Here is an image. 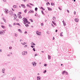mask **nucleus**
Listing matches in <instances>:
<instances>
[{"label": "nucleus", "mask_w": 80, "mask_h": 80, "mask_svg": "<svg viewBox=\"0 0 80 80\" xmlns=\"http://www.w3.org/2000/svg\"><path fill=\"white\" fill-rule=\"evenodd\" d=\"M22 20H23V21H24L23 22V23L25 25V24H26V23H28V19H27V18H23L22 19Z\"/></svg>", "instance_id": "f257e3e1"}, {"label": "nucleus", "mask_w": 80, "mask_h": 80, "mask_svg": "<svg viewBox=\"0 0 80 80\" xmlns=\"http://www.w3.org/2000/svg\"><path fill=\"white\" fill-rule=\"evenodd\" d=\"M68 73L67 72H66V71H64L62 72V75H68Z\"/></svg>", "instance_id": "f03ea898"}, {"label": "nucleus", "mask_w": 80, "mask_h": 80, "mask_svg": "<svg viewBox=\"0 0 80 80\" xmlns=\"http://www.w3.org/2000/svg\"><path fill=\"white\" fill-rule=\"evenodd\" d=\"M9 13L11 15H13V12L12 11H10L9 12Z\"/></svg>", "instance_id": "7ed1b4c3"}, {"label": "nucleus", "mask_w": 80, "mask_h": 80, "mask_svg": "<svg viewBox=\"0 0 80 80\" xmlns=\"http://www.w3.org/2000/svg\"><path fill=\"white\" fill-rule=\"evenodd\" d=\"M4 11L5 13H6V14L8 13V10L5 9V10H4Z\"/></svg>", "instance_id": "20e7f679"}, {"label": "nucleus", "mask_w": 80, "mask_h": 80, "mask_svg": "<svg viewBox=\"0 0 80 80\" xmlns=\"http://www.w3.org/2000/svg\"><path fill=\"white\" fill-rule=\"evenodd\" d=\"M18 17L19 18H22V16L20 15V14L18 15Z\"/></svg>", "instance_id": "39448f33"}, {"label": "nucleus", "mask_w": 80, "mask_h": 80, "mask_svg": "<svg viewBox=\"0 0 80 80\" xmlns=\"http://www.w3.org/2000/svg\"><path fill=\"white\" fill-rule=\"evenodd\" d=\"M5 69L3 68L2 70V72L3 73H5Z\"/></svg>", "instance_id": "423d86ee"}, {"label": "nucleus", "mask_w": 80, "mask_h": 80, "mask_svg": "<svg viewBox=\"0 0 80 80\" xmlns=\"http://www.w3.org/2000/svg\"><path fill=\"white\" fill-rule=\"evenodd\" d=\"M29 12L30 13H34V11H33V10H30L29 11Z\"/></svg>", "instance_id": "0eeeda50"}, {"label": "nucleus", "mask_w": 80, "mask_h": 80, "mask_svg": "<svg viewBox=\"0 0 80 80\" xmlns=\"http://www.w3.org/2000/svg\"><path fill=\"white\" fill-rule=\"evenodd\" d=\"M74 20L76 22H78V19L76 18L74 19Z\"/></svg>", "instance_id": "6e6552de"}, {"label": "nucleus", "mask_w": 80, "mask_h": 80, "mask_svg": "<svg viewBox=\"0 0 80 80\" xmlns=\"http://www.w3.org/2000/svg\"><path fill=\"white\" fill-rule=\"evenodd\" d=\"M37 80H40V79L41 78L40 77L38 76L37 77Z\"/></svg>", "instance_id": "1a4fd4ad"}, {"label": "nucleus", "mask_w": 80, "mask_h": 80, "mask_svg": "<svg viewBox=\"0 0 80 80\" xmlns=\"http://www.w3.org/2000/svg\"><path fill=\"white\" fill-rule=\"evenodd\" d=\"M35 63H36V62H32V64L33 65V67H35Z\"/></svg>", "instance_id": "9d476101"}, {"label": "nucleus", "mask_w": 80, "mask_h": 80, "mask_svg": "<svg viewBox=\"0 0 80 80\" xmlns=\"http://www.w3.org/2000/svg\"><path fill=\"white\" fill-rule=\"evenodd\" d=\"M48 10L49 11H52V9L50 8H48Z\"/></svg>", "instance_id": "9b49d317"}, {"label": "nucleus", "mask_w": 80, "mask_h": 80, "mask_svg": "<svg viewBox=\"0 0 80 80\" xmlns=\"http://www.w3.org/2000/svg\"><path fill=\"white\" fill-rule=\"evenodd\" d=\"M21 7H22L23 8H26V7H25V5H23V4H21Z\"/></svg>", "instance_id": "f8f14e48"}, {"label": "nucleus", "mask_w": 80, "mask_h": 80, "mask_svg": "<svg viewBox=\"0 0 80 80\" xmlns=\"http://www.w3.org/2000/svg\"><path fill=\"white\" fill-rule=\"evenodd\" d=\"M25 51H23L22 52V54L23 55H26V54L25 53Z\"/></svg>", "instance_id": "ddd939ff"}, {"label": "nucleus", "mask_w": 80, "mask_h": 80, "mask_svg": "<svg viewBox=\"0 0 80 80\" xmlns=\"http://www.w3.org/2000/svg\"><path fill=\"white\" fill-rule=\"evenodd\" d=\"M13 15H14V18H17V15L15 14H14Z\"/></svg>", "instance_id": "4468645a"}, {"label": "nucleus", "mask_w": 80, "mask_h": 80, "mask_svg": "<svg viewBox=\"0 0 80 80\" xmlns=\"http://www.w3.org/2000/svg\"><path fill=\"white\" fill-rule=\"evenodd\" d=\"M64 20H63L62 21V22L63 23V24L64 25V26H65V25H66V23H65V22H64Z\"/></svg>", "instance_id": "2eb2a0df"}, {"label": "nucleus", "mask_w": 80, "mask_h": 80, "mask_svg": "<svg viewBox=\"0 0 80 80\" xmlns=\"http://www.w3.org/2000/svg\"><path fill=\"white\" fill-rule=\"evenodd\" d=\"M48 59L49 60H50V58H51V56H50L49 55H48Z\"/></svg>", "instance_id": "dca6fc26"}, {"label": "nucleus", "mask_w": 80, "mask_h": 80, "mask_svg": "<svg viewBox=\"0 0 80 80\" xmlns=\"http://www.w3.org/2000/svg\"><path fill=\"white\" fill-rule=\"evenodd\" d=\"M14 36L15 37H17L18 36V34H16V33H14Z\"/></svg>", "instance_id": "f3484780"}, {"label": "nucleus", "mask_w": 80, "mask_h": 80, "mask_svg": "<svg viewBox=\"0 0 80 80\" xmlns=\"http://www.w3.org/2000/svg\"><path fill=\"white\" fill-rule=\"evenodd\" d=\"M31 45H35V43H33V42H31Z\"/></svg>", "instance_id": "a211bd4d"}, {"label": "nucleus", "mask_w": 80, "mask_h": 80, "mask_svg": "<svg viewBox=\"0 0 80 80\" xmlns=\"http://www.w3.org/2000/svg\"><path fill=\"white\" fill-rule=\"evenodd\" d=\"M52 23H53V24H54V25L56 26L57 25L56 23H55V22H54L53 21H52Z\"/></svg>", "instance_id": "6ab92c4d"}, {"label": "nucleus", "mask_w": 80, "mask_h": 80, "mask_svg": "<svg viewBox=\"0 0 80 80\" xmlns=\"http://www.w3.org/2000/svg\"><path fill=\"white\" fill-rule=\"evenodd\" d=\"M18 31H19V32H20V33H22V30H21L20 29H18Z\"/></svg>", "instance_id": "aec40b11"}, {"label": "nucleus", "mask_w": 80, "mask_h": 80, "mask_svg": "<svg viewBox=\"0 0 80 80\" xmlns=\"http://www.w3.org/2000/svg\"><path fill=\"white\" fill-rule=\"evenodd\" d=\"M25 24V26L27 27H29V25H28V24Z\"/></svg>", "instance_id": "412c9836"}, {"label": "nucleus", "mask_w": 80, "mask_h": 80, "mask_svg": "<svg viewBox=\"0 0 80 80\" xmlns=\"http://www.w3.org/2000/svg\"><path fill=\"white\" fill-rule=\"evenodd\" d=\"M27 7H30V8H31V7H30V5H29L28 4H27L26 5Z\"/></svg>", "instance_id": "4be33fe9"}, {"label": "nucleus", "mask_w": 80, "mask_h": 80, "mask_svg": "<svg viewBox=\"0 0 80 80\" xmlns=\"http://www.w3.org/2000/svg\"><path fill=\"white\" fill-rule=\"evenodd\" d=\"M50 5V3L49 2H48L46 3V5Z\"/></svg>", "instance_id": "5701e85b"}, {"label": "nucleus", "mask_w": 80, "mask_h": 80, "mask_svg": "<svg viewBox=\"0 0 80 80\" xmlns=\"http://www.w3.org/2000/svg\"><path fill=\"white\" fill-rule=\"evenodd\" d=\"M42 13V15H45V14H44V13L43 12V11H41Z\"/></svg>", "instance_id": "b1692460"}, {"label": "nucleus", "mask_w": 80, "mask_h": 80, "mask_svg": "<svg viewBox=\"0 0 80 80\" xmlns=\"http://www.w3.org/2000/svg\"><path fill=\"white\" fill-rule=\"evenodd\" d=\"M37 10H38V8H36L35 9V11L37 12Z\"/></svg>", "instance_id": "393cba45"}, {"label": "nucleus", "mask_w": 80, "mask_h": 80, "mask_svg": "<svg viewBox=\"0 0 80 80\" xmlns=\"http://www.w3.org/2000/svg\"><path fill=\"white\" fill-rule=\"evenodd\" d=\"M1 32L2 33H5V32L3 30H2Z\"/></svg>", "instance_id": "a878e982"}, {"label": "nucleus", "mask_w": 80, "mask_h": 80, "mask_svg": "<svg viewBox=\"0 0 80 80\" xmlns=\"http://www.w3.org/2000/svg\"><path fill=\"white\" fill-rule=\"evenodd\" d=\"M39 32H38V31H36V33L37 35H38V34Z\"/></svg>", "instance_id": "bb28decb"}, {"label": "nucleus", "mask_w": 80, "mask_h": 80, "mask_svg": "<svg viewBox=\"0 0 80 80\" xmlns=\"http://www.w3.org/2000/svg\"><path fill=\"white\" fill-rule=\"evenodd\" d=\"M62 33H63V32H61V34H60V36L61 37H62L63 35H62Z\"/></svg>", "instance_id": "cd10ccee"}, {"label": "nucleus", "mask_w": 80, "mask_h": 80, "mask_svg": "<svg viewBox=\"0 0 80 80\" xmlns=\"http://www.w3.org/2000/svg\"><path fill=\"white\" fill-rule=\"evenodd\" d=\"M16 7H17L16 5H14L13 6V8H16Z\"/></svg>", "instance_id": "c85d7f7f"}, {"label": "nucleus", "mask_w": 80, "mask_h": 80, "mask_svg": "<svg viewBox=\"0 0 80 80\" xmlns=\"http://www.w3.org/2000/svg\"><path fill=\"white\" fill-rule=\"evenodd\" d=\"M46 72H47V70H45L43 72V73H45Z\"/></svg>", "instance_id": "c756f323"}, {"label": "nucleus", "mask_w": 80, "mask_h": 80, "mask_svg": "<svg viewBox=\"0 0 80 80\" xmlns=\"http://www.w3.org/2000/svg\"><path fill=\"white\" fill-rule=\"evenodd\" d=\"M31 47H32V48H34L35 47V46L31 45Z\"/></svg>", "instance_id": "7c9ffc66"}, {"label": "nucleus", "mask_w": 80, "mask_h": 80, "mask_svg": "<svg viewBox=\"0 0 80 80\" xmlns=\"http://www.w3.org/2000/svg\"><path fill=\"white\" fill-rule=\"evenodd\" d=\"M40 34H41V32H39L38 35H40Z\"/></svg>", "instance_id": "2f4dec72"}, {"label": "nucleus", "mask_w": 80, "mask_h": 80, "mask_svg": "<svg viewBox=\"0 0 80 80\" xmlns=\"http://www.w3.org/2000/svg\"><path fill=\"white\" fill-rule=\"evenodd\" d=\"M32 50L34 52H35V48H33L32 49Z\"/></svg>", "instance_id": "473e14b6"}, {"label": "nucleus", "mask_w": 80, "mask_h": 80, "mask_svg": "<svg viewBox=\"0 0 80 80\" xmlns=\"http://www.w3.org/2000/svg\"><path fill=\"white\" fill-rule=\"evenodd\" d=\"M30 20H31V22H33V20L32 19H30Z\"/></svg>", "instance_id": "72a5a7b5"}, {"label": "nucleus", "mask_w": 80, "mask_h": 80, "mask_svg": "<svg viewBox=\"0 0 80 80\" xmlns=\"http://www.w3.org/2000/svg\"><path fill=\"white\" fill-rule=\"evenodd\" d=\"M29 4L31 5H32V6H34V5L33 4H32V3H30Z\"/></svg>", "instance_id": "f704fd0d"}, {"label": "nucleus", "mask_w": 80, "mask_h": 80, "mask_svg": "<svg viewBox=\"0 0 80 80\" xmlns=\"http://www.w3.org/2000/svg\"><path fill=\"white\" fill-rule=\"evenodd\" d=\"M27 10L26 9L24 11L25 13H27Z\"/></svg>", "instance_id": "c9c22d12"}, {"label": "nucleus", "mask_w": 80, "mask_h": 80, "mask_svg": "<svg viewBox=\"0 0 80 80\" xmlns=\"http://www.w3.org/2000/svg\"><path fill=\"white\" fill-rule=\"evenodd\" d=\"M1 27L2 28H5V27L3 26L2 25Z\"/></svg>", "instance_id": "e433bc0d"}, {"label": "nucleus", "mask_w": 80, "mask_h": 80, "mask_svg": "<svg viewBox=\"0 0 80 80\" xmlns=\"http://www.w3.org/2000/svg\"><path fill=\"white\" fill-rule=\"evenodd\" d=\"M38 56V54H35V56H34L35 57H36V56Z\"/></svg>", "instance_id": "4c0bfd02"}, {"label": "nucleus", "mask_w": 80, "mask_h": 80, "mask_svg": "<svg viewBox=\"0 0 80 80\" xmlns=\"http://www.w3.org/2000/svg\"><path fill=\"white\" fill-rule=\"evenodd\" d=\"M26 44V43H25V42H24L22 44V45H25Z\"/></svg>", "instance_id": "58836bf2"}, {"label": "nucleus", "mask_w": 80, "mask_h": 80, "mask_svg": "<svg viewBox=\"0 0 80 80\" xmlns=\"http://www.w3.org/2000/svg\"><path fill=\"white\" fill-rule=\"evenodd\" d=\"M9 27H12V25H11L10 24H9Z\"/></svg>", "instance_id": "ea45409f"}, {"label": "nucleus", "mask_w": 80, "mask_h": 80, "mask_svg": "<svg viewBox=\"0 0 80 80\" xmlns=\"http://www.w3.org/2000/svg\"><path fill=\"white\" fill-rule=\"evenodd\" d=\"M12 47H9V49H12Z\"/></svg>", "instance_id": "a19ab883"}, {"label": "nucleus", "mask_w": 80, "mask_h": 80, "mask_svg": "<svg viewBox=\"0 0 80 80\" xmlns=\"http://www.w3.org/2000/svg\"><path fill=\"white\" fill-rule=\"evenodd\" d=\"M58 8H59V10H62V8H60V7H58Z\"/></svg>", "instance_id": "79ce46f5"}, {"label": "nucleus", "mask_w": 80, "mask_h": 80, "mask_svg": "<svg viewBox=\"0 0 80 80\" xmlns=\"http://www.w3.org/2000/svg\"><path fill=\"white\" fill-rule=\"evenodd\" d=\"M67 12H68V13H70V12H69V11L68 10H66Z\"/></svg>", "instance_id": "37998d69"}, {"label": "nucleus", "mask_w": 80, "mask_h": 80, "mask_svg": "<svg viewBox=\"0 0 80 80\" xmlns=\"http://www.w3.org/2000/svg\"><path fill=\"white\" fill-rule=\"evenodd\" d=\"M24 33H25V34H27V31H25V32H24Z\"/></svg>", "instance_id": "c03bdc74"}, {"label": "nucleus", "mask_w": 80, "mask_h": 80, "mask_svg": "<svg viewBox=\"0 0 80 80\" xmlns=\"http://www.w3.org/2000/svg\"><path fill=\"white\" fill-rule=\"evenodd\" d=\"M27 47V45H25V46H24V48H26Z\"/></svg>", "instance_id": "a18cd8bd"}, {"label": "nucleus", "mask_w": 80, "mask_h": 80, "mask_svg": "<svg viewBox=\"0 0 80 80\" xmlns=\"http://www.w3.org/2000/svg\"><path fill=\"white\" fill-rule=\"evenodd\" d=\"M17 25H18V26H20V24L19 23H17Z\"/></svg>", "instance_id": "49530a36"}, {"label": "nucleus", "mask_w": 80, "mask_h": 80, "mask_svg": "<svg viewBox=\"0 0 80 80\" xmlns=\"http://www.w3.org/2000/svg\"><path fill=\"white\" fill-rule=\"evenodd\" d=\"M43 23H41V26H43Z\"/></svg>", "instance_id": "de8ad7c7"}, {"label": "nucleus", "mask_w": 80, "mask_h": 80, "mask_svg": "<svg viewBox=\"0 0 80 80\" xmlns=\"http://www.w3.org/2000/svg\"><path fill=\"white\" fill-rule=\"evenodd\" d=\"M3 2H7V1L6 0H2Z\"/></svg>", "instance_id": "09e8293b"}, {"label": "nucleus", "mask_w": 80, "mask_h": 80, "mask_svg": "<svg viewBox=\"0 0 80 80\" xmlns=\"http://www.w3.org/2000/svg\"><path fill=\"white\" fill-rule=\"evenodd\" d=\"M12 80H15V78H14V77H13V78H12Z\"/></svg>", "instance_id": "8fccbe9b"}, {"label": "nucleus", "mask_w": 80, "mask_h": 80, "mask_svg": "<svg viewBox=\"0 0 80 80\" xmlns=\"http://www.w3.org/2000/svg\"><path fill=\"white\" fill-rule=\"evenodd\" d=\"M74 15H75V14H76V12L75 11H74Z\"/></svg>", "instance_id": "3c124183"}, {"label": "nucleus", "mask_w": 80, "mask_h": 80, "mask_svg": "<svg viewBox=\"0 0 80 80\" xmlns=\"http://www.w3.org/2000/svg\"><path fill=\"white\" fill-rule=\"evenodd\" d=\"M2 19H3V20H5V18H2Z\"/></svg>", "instance_id": "603ef678"}, {"label": "nucleus", "mask_w": 80, "mask_h": 80, "mask_svg": "<svg viewBox=\"0 0 80 80\" xmlns=\"http://www.w3.org/2000/svg\"><path fill=\"white\" fill-rule=\"evenodd\" d=\"M16 21H18V20H19V19H16Z\"/></svg>", "instance_id": "864d4df0"}, {"label": "nucleus", "mask_w": 80, "mask_h": 80, "mask_svg": "<svg viewBox=\"0 0 80 80\" xmlns=\"http://www.w3.org/2000/svg\"><path fill=\"white\" fill-rule=\"evenodd\" d=\"M35 66H36V65H37V62H35Z\"/></svg>", "instance_id": "5fc2aeb1"}, {"label": "nucleus", "mask_w": 80, "mask_h": 80, "mask_svg": "<svg viewBox=\"0 0 80 80\" xmlns=\"http://www.w3.org/2000/svg\"><path fill=\"white\" fill-rule=\"evenodd\" d=\"M28 23V24H30V22H28V23Z\"/></svg>", "instance_id": "6e6d98bb"}, {"label": "nucleus", "mask_w": 80, "mask_h": 80, "mask_svg": "<svg viewBox=\"0 0 80 80\" xmlns=\"http://www.w3.org/2000/svg\"><path fill=\"white\" fill-rule=\"evenodd\" d=\"M58 32V30H57V29L55 30V32Z\"/></svg>", "instance_id": "4d7b16f0"}, {"label": "nucleus", "mask_w": 80, "mask_h": 80, "mask_svg": "<svg viewBox=\"0 0 80 80\" xmlns=\"http://www.w3.org/2000/svg\"><path fill=\"white\" fill-rule=\"evenodd\" d=\"M4 22H5V23H6L7 22L6 21V20H5V19L4 20Z\"/></svg>", "instance_id": "13d9d810"}, {"label": "nucleus", "mask_w": 80, "mask_h": 80, "mask_svg": "<svg viewBox=\"0 0 80 80\" xmlns=\"http://www.w3.org/2000/svg\"><path fill=\"white\" fill-rule=\"evenodd\" d=\"M44 66H45V67L47 66V64H45L44 65Z\"/></svg>", "instance_id": "bf43d9fd"}, {"label": "nucleus", "mask_w": 80, "mask_h": 80, "mask_svg": "<svg viewBox=\"0 0 80 80\" xmlns=\"http://www.w3.org/2000/svg\"><path fill=\"white\" fill-rule=\"evenodd\" d=\"M25 53H26V55H27V52L26 51V52H25Z\"/></svg>", "instance_id": "052dcab7"}, {"label": "nucleus", "mask_w": 80, "mask_h": 80, "mask_svg": "<svg viewBox=\"0 0 80 80\" xmlns=\"http://www.w3.org/2000/svg\"><path fill=\"white\" fill-rule=\"evenodd\" d=\"M2 52V49H0V52Z\"/></svg>", "instance_id": "680f3d73"}, {"label": "nucleus", "mask_w": 80, "mask_h": 80, "mask_svg": "<svg viewBox=\"0 0 80 80\" xmlns=\"http://www.w3.org/2000/svg\"><path fill=\"white\" fill-rule=\"evenodd\" d=\"M43 7H41V8H41V9H43Z\"/></svg>", "instance_id": "e2e57ef3"}, {"label": "nucleus", "mask_w": 80, "mask_h": 80, "mask_svg": "<svg viewBox=\"0 0 80 80\" xmlns=\"http://www.w3.org/2000/svg\"><path fill=\"white\" fill-rule=\"evenodd\" d=\"M7 56H8V57H9V56H10V54H8L7 55Z\"/></svg>", "instance_id": "0e129e2a"}, {"label": "nucleus", "mask_w": 80, "mask_h": 80, "mask_svg": "<svg viewBox=\"0 0 80 80\" xmlns=\"http://www.w3.org/2000/svg\"><path fill=\"white\" fill-rule=\"evenodd\" d=\"M53 18H54V19H55L56 18L55 17H53Z\"/></svg>", "instance_id": "69168bd1"}, {"label": "nucleus", "mask_w": 80, "mask_h": 80, "mask_svg": "<svg viewBox=\"0 0 80 80\" xmlns=\"http://www.w3.org/2000/svg\"><path fill=\"white\" fill-rule=\"evenodd\" d=\"M0 35H2V32H0Z\"/></svg>", "instance_id": "338daca9"}, {"label": "nucleus", "mask_w": 80, "mask_h": 80, "mask_svg": "<svg viewBox=\"0 0 80 80\" xmlns=\"http://www.w3.org/2000/svg\"><path fill=\"white\" fill-rule=\"evenodd\" d=\"M19 14H22V12H19Z\"/></svg>", "instance_id": "774afa93"}]
</instances>
